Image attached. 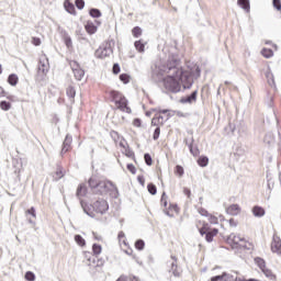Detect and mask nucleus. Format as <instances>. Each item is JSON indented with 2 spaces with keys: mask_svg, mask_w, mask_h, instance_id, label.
Returning <instances> with one entry per match:
<instances>
[{
  "mask_svg": "<svg viewBox=\"0 0 281 281\" xmlns=\"http://www.w3.org/2000/svg\"><path fill=\"white\" fill-rule=\"evenodd\" d=\"M134 126H142V120L139 119H135L134 122H133Z\"/></svg>",
  "mask_w": 281,
  "mask_h": 281,
  "instance_id": "obj_56",
  "label": "nucleus"
},
{
  "mask_svg": "<svg viewBox=\"0 0 281 281\" xmlns=\"http://www.w3.org/2000/svg\"><path fill=\"white\" fill-rule=\"evenodd\" d=\"M110 95L115 102L117 109H120V111H122L123 113H131V109L128 108V100L126 99V97L115 90L111 91Z\"/></svg>",
  "mask_w": 281,
  "mask_h": 281,
  "instance_id": "obj_5",
  "label": "nucleus"
},
{
  "mask_svg": "<svg viewBox=\"0 0 281 281\" xmlns=\"http://www.w3.org/2000/svg\"><path fill=\"white\" fill-rule=\"evenodd\" d=\"M86 32H88V34H95V32H98V27L92 22H87Z\"/></svg>",
  "mask_w": 281,
  "mask_h": 281,
  "instance_id": "obj_20",
  "label": "nucleus"
},
{
  "mask_svg": "<svg viewBox=\"0 0 281 281\" xmlns=\"http://www.w3.org/2000/svg\"><path fill=\"white\" fill-rule=\"evenodd\" d=\"M132 34L135 38H139V36L142 35V27L139 26H135L133 30H132Z\"/></svg>",
  "mask_w": 281,
  "mask_h": 281,
  "instance_id": "obj_32",
  "label": "nucleus"
},
{
  "mask_svg": "<svg viewBox=\"0 0 281 281\" xmlns=\"http://www.w3.org/2000/svg\"><path fill=\"white\" fill-rule=\"evenodd\" d=\"M89 14L92 16V19H100V16H102L100 9H90Z\"/></svg>",
  "mask_w": 281,
  "mask_h": 281,
  "instance_id": "obj_27",
  "label": "nucleus"
},
{
  "mask_svg": "<svg viewBox=\"0 0 281 281\" xmlns=\"http://www.w3.org/2000/svg\"><path fill=\"white\" fill-rule=\"evenodd\" d=\"M271 251L278 254V256L281 255V239L278 235H273L272 237Z\"/></svg>",
  "mask_w": 281,
  "mask_h": 281,
  "instance_id": "obj_9",
  "label": "nucleus"
},
{
  "mask_svg": "<svg viewBox=\"0 0 281 281\" xmlns=\"http://www.w3.org/2000/svg\"><path fill=\"white\" fill-rule=\"evenodd\" d=\"M183 194H186V196H188V198L190 199V194H191L190 189L184 188V189H183Z\"/></svg>",
  "mask_w": 281,
  "mask_h": 281,
  "instance_id": "obj_57",
  "label": "nucleus"
},
{
  "mask_svg": "<svg viewBox=\"0 0 281 281\" xmlns=\"http://www.w3.org/2000/svg\"><path fill=\"white\" fill-rule=\"evenodd\" d=\"M261 54L265 58H271L273 56V50H271L270 48H263L261 50Z\"/></svg>",
  "mask_w": 281,
  "mask_h": 281,
  "instance_id": "obj_31",
  "label": "nucleus"
},
{
  "mask_svg": "<svg viewBox=\"0 0 281 281\" xmlns=\"http://www.w3.org/2000/svg\"><path fill=\"white\" fill-rule=\"evenodd\" d=\"M70 67L76 80H82V78H85V70L80 68V65H78L76 61H71Z\"/></svg>",
  "mask_w": 281,
  "mask_h": 281,
  "instance_id": "obj_8",
  "label": "nucleus"
},
{
  "mask_svg": "<svg viewBox=\"0 0 281 281\" xmlns=\"http://www.w3.org/2000/svg\"><path fill=\"white\" fill-rule=\"evenodd\" d=\"M255 263L257 265V267H259L260 271L267 268V262L260 257L255 258Z\"/></svg>",
  "mask_w": 281,
  "mask_h": 281,
  "instance_id": "obj_21",
  "label": "nucleus"
},
{
  "mask_svg": "<svg viewBox=\"0 0 281 281\" xmlns=\"http://www.w3.org/2000/svg\"><path fill=\"white\" fill-rule=\"evenodd\" d=\"M147 190H148L149 194H153V195L157 194V187L153 183H149L147 186Z\"/></svg>",
  "mask_w": 281,
  "mask_h": 281,
  "instance_id": "obj_34",
  "label": "nucleus"
},
{
  "mask_svg": "<svg viewBox=\"0 0 281 281\" xmlns=\"http://www.w3.org/2000/svg\"><path fill=\"white\" fill-rule=\"evenodd\" d=\"M130 281H139V279L135 276H130Z\"/></svg>",
  "mask_w": 281,
  "mask_h": 281,
  "instance_id": "obj_59",
  "label": "nucleus"
},
{
  "mask_svg": "<svg viewBox=\"0 0 281 281\" xmlns=\"http://www.w3.org/2000/svg\"><path fill=\"white\" fill-rule=\"evenodd\" d=\"M159 135H161V128L157 126L154 131L153 139L157 142V139H159Z\"/></svg>",
  "mask_w": 281,
  "mask_h": 281,
  "instance_id": "obj_35",
  "label": "nucleus"
},
{
  "mask_svg": "<svg viewBox=\"0 0 281 281\" xmlns=\"http://www.w3.org/2000/svg\"><path fill=\"white\" fill-rule=\"evenodd\" d=\"M227 243L231 245L232 249H234L235 254H243V251L254 249V245L251 243L247 241L245 237L234 233L227 237Z\"/></svg>",
  "mask_w": 281,
  "mask_h": 281,
  "instance_id": "obj_4",
  "label": "nucleus"
},
{
  "mask_svg": "<svg viewBox=\"0 0 281 281\" xmlns=\"http://www.w3.org/2000/svg\"><path fill=\"white\" fill-rule=\"evenodd\" d=\"M64 41H65L66 47L68 48L71 47L72 43H71V37L69 35H66Z\"/></svg>",
  "mask_w": 281,
  "mask_h": 281,
  "instance_id": "obj_46",
  "label": "nucleus"
},
{
  "mask_svg": "<svg viewBox=\"0 0 281 281\" xmlns=\"http://www.w3.org/2000/svg\"><path fill=\"white\" fill-rule=\"evenodd\" d=\"M205 240L206 243H212V240H214V236L207 232L205 235Z\"/></svg>",
  "mask_w": 281,
  "mask_h": 281,
  "instance_id": "obj_51",
  "label": "nucleus"
},
{
  "mask_svg": "<svg viewBox=\"0 0 281 281\" xmlns=\"http://www.w3.org/2000/svg\"><path fill=\"white\" fill-rule=\"evenodd\" d=\"M127 170H130V172H132V175H135V172H137V169L135 168V165H133V164L127 165Z\"/></svg>",
  "mask_w": 281,
  "mask_h": 281,
  "instance_id": "obj_48",
  "label": "nucleus"
},
{
  "mask_svg": "<svg viewBox=\"0 0 281 281\" xmlns=\"http://www.w3.org/2000/svg\"><path fill=\"white\" fill-rule=\"evenodd\" d=\"M159 124L164 125V121H159V117L154 116L151 119V126H159Z\"/></svg>",
  "mask_w": 281,
  "mask_h": 281,
  "instance_id": "obj_40",
  "label": "nucleus"
},
{
  "mask_svg": "<svg viewBox=\"0 0 281 281\" xmlns=\"http://www.w3.org/2000/svg\"><path fill=\"white\" fill-rule=\"evenodd\" d=\"M75 241L77 245H79V247H85V245H87V241L80 235L75 236Z\"/></svg>",
  "mask_w": 281,
  "mask_h": 281,
  "instance_id": "obj_28",
  "label": "nucleus"
},
{
  "mask_svg": "<svg viewBox=\"0 0 281 281\" xmlns=\"http://www.w3.org/2000/svg\"><path fill=\"white\" fill-rule=\"evenodd\" d=\"M169 269V273H172L175 278H179L181 276V270L179 269V266H177V258L171 256V260L167 262Z\"/></svg>",
  "mask_w": 281,
  "mask_h": 281,
  "instance_id": "obj_6",
  "label": "nucleus"
},
{
  "mask_svg": "<svg viewBox=\"0 0 281 281\" xmlns=\"http://www.w3.org/2000/svg\"><path fill=\"white\" fill-rule=\"evenodd\" d=\"M135 247H136V249H138L139 251H142V249H144V247H145L144 240H142V239L136 240Z\"/></svg>",
  "mask_w": 281,
  "mask_h": 281,
  "instance_id": "obj_37",
  "label": "nucleus"
},
{
  "mask_svg": "<svg viewBox=\"0 0 281 281\" xmlns=\"http://www.w3.org/2000/svg\"><path fill=\"white\" fill-rule=\"evenodd\" d=\"M198 164L201 166V168H205L207 164H210V158L202 156L198 159Z\"/></svg>",
  "mask_w": 281,
  "mask_h": 281,
  "instance_id": "obj_26",
  "label": "nucleus"
},
{
  "mask_svg": "<svg viewBox=\"0 0 281 281\" xmlns=\"http://www.w3.org/2000/svg\"><path fill=\"white\" fill-rule=\"evenodd\" d=\"M263 142H265V144H267L268 146H273V145L276 144V136L273 135V133L268 132V133L265 135Z\"/></svg>",
  "mask_w": 281,
  "mask_h": 281,
  "instance_id": "obj_14",
  "label": "nucleus"
},
{
  "mask_svg": "<svg viewBox=\"0 0 281 281\" xmlns=\"http://www.w3.org/2000/svg\"><path fill=\"white\" fill-rule=\"evenodd\" d=\"M137 181H138V183H140V186H144V183H146V180L144 179V176H138Z\"/></svg>",
  "mask_w": 281,
  "mask_h": 281,
  "instance_id": "obj_53",
  "label": "nucleus"
},
{
  "mask_svg": "<svg viewBox=\"0 0 281 281\" xmlns=\"http://www.w3.org/2000/svg\"><path fill=\"white\" fill-rule=\"evenodd\" d=\"M237 4L239 5V8H243L247 13H249L251 10L249 0H237Z\"/></svg>",
  "mask_w": 281,
  "mask_h": 281,
  "instance_id": "obj_15",
  "label": "nucleus"
},
{
  "mask_svg": "<svg viewBox=\"0 0 281 281\" xmlns=\"http://www.w3.org/2000/svg\"><path fill=\"white\" fill-rule=\"evenodd\" d=\"M231 227H237L238 223L234 221V218H231L228 221Z\"/></svg>",
  "mask_w": 281,
  "mask_h": 281,
  "instance_id": "obj_54",
  "label": "nucleus"
},
{
  "mask_svg": "<svg viewBox=\"0 0 281 281\" xmlns=\"http://www.w3.org/2000/svg\"><path fill=\"white\" fill-rule=\"evenodd\" d=\"M66 10L69 14H75L76 13V7H74V4L66 5Z\"/></svg>",
  "mask_w": 281,
  "mask_h": 281,
  "instance_id": "obj_42",
  "label": "nucleus"
},
{
  "mask_svg": "<svg viewBox=\"0 0 281 281\" xmlns=\"http://www.w3.org/2000/svg\"><path fill=\"white\" fill-rule=\"evenodd\" d=\"M71 142H74V138L71 137V135L67 134L63 144L61 155H65V153L70 150Z\"/></svg>",
  "mask_w": 281,
  "mask_h": 281,
  "instance_id": "obj_12",
  "label": "nucleus"
},
{
  "mask_svg": "<svg viewBox=\"0 0 281 281\" xmlns=\"http://www.w3.org/2000/svg\"><path fill=\"white\" fill-rule=\"evenodd\" d=\"M32 44L35 45V47H38L41 45V38L32 37Z\"/></svg>",
  "mask_w": 281,
  "mask_h": 281,
  "instance_id": "obj_49",
  "label": "nucleus"
},
{
  "mask_svg": "<svg viewBox=\"0 0 281 281\" xmlns=\"http://www.w3.org/2000/svg\"><path fill=\"white\" fill-rule=\"evenodd\" d=\"M261 271L266 276V278H269V280H276V274H273V271H271V269L266 267V269Z\"/></svg>",
  "mask_w": 281,
  "mask_h": 281,
  "instance_id": "obj_25",
  "label": "nucleus"
},
{
  "mask_svg": "<svg viewBox=\"0 0 281 281\" xmlns=\"http://www.w3.org/2000/svg\"><path fill=\"white\" fill-rule=\"evenodd\" d=\"M76 5L78 10H83L85 9V0H76Z\"/></svg>",
  "mask_w": 281,
  "mask_h": 281,
  "instance_id": "obj_45",
  "label": "nucleus"
},
{
  "mask_svg": "<svg viewBox=\"0 0 281 281\" xmlns=\"http://www.w3.org/2000/svg\"><path fill=\"white\" fill-rule=\"evenodd\" d=\"M124 237H125L124 232H120V233H119V240H122V238H124Z\"/></svg>",
  "mask_w": 281,
  "mask_h": 281,
  "instance_id": "obj_60",
  "label": "nucleus"
},
{
  "mask_svg": "<svg viewBox=\"0 0 281 281\" xmlns=\"http://www.w3.org/2000/svg\"><path fill=\"white\" fill-rule=\"evenodd\" d=\"M268 83H269L271 87H273V85H276V81H273V79H271V80H268Z\"/></svg>",
  "mask_w": 281,
  "mask_h": 281,
  "instance_id": "obj_63",
  "label": "nucleus"
},
{
  "mask_svg": "<svg viewBox=\"0 0 281 281\" xmlns=\"http://www.w3.org/2000/svg\"><path fill=\"white\" fill-rule=\"evenodd\" d=\"M26 214H31V216H33V218H36V209H34V206H32L31 209H29L26 211Z\"/></svg>",
  "mask_w": 281,
  "mask_h": 281,
  "instance_id": "obj_47",
  "label": "nucleus"
},
{
  "mask_svg": "<svg viewBox=\"0 0 281 281\" xmlns=\"http://www.w3.org/2000/svg\"><path fill=\"white\" fill-rule=\"evenodd\" d=\"M134 47L135 49H137V52H139V54H144L146 44L142 40H139L134 43Z\"/></svg>",
  "mask_w": 281,
  "mask_h": 281,
  "instance_id": "obj_17",
  "label": "nucleus"
},
{
  "mask_svg": "<svg viewBox=\"0 0 281 281\" xmlns=\"http://www.w3.org/2000/svg\"><path fill=\"white\" fill-rule=\"evenodd\" d=\"M38 74H43V76H46L47 71H49V61L47 58L42 57L38 63L37 67Z\"/></svg>",
  "mask_w": 281,
  "mask_h": 281,
  "instance_id": "obj_10",
  "label": "nucleus"
},
{
  "mask_svg": "<svg viewBox=\"0 0 281 281\" xmlns=\"http://www.w3.org/2000/svg\"><path fill=\"white\" fill-rule=\"evenodd\" d=\"M113 74L117 75L120 74V64H114L112 68Z\"/></svg>",
  "mask_w": 281,
  "mask_h": 281,
  "instance_id": "obj_50",
  "label": "nucleus"
},
{
  "mask_svg": "<svg viewBox=\"0 0 281 281\" xmlns=\"http://www.w3.org/2000/svg\"><path fill=\"white\" fill-rule=\"evenodd\" d=\"M12 108V104L8 101H1L0 102V109H2V111H10V109Z\"/></svg>",
  "mask_w": 281,
  "mask_h": 281,
  "instance_id": "obj_29",
  "label": "nucleus"
},
{
  "mask_svg": "<svg viewBox=\"0 0 281 281\" xmlns=\"http://www.w3.org/2000/svg\"><path fill=\"white\" fill-rule=\"evenodd\" d=\"M25 280H27V281H34V280H36V276L34 274V272L27 271V272L25 273Z\"/></svg>",
  "mask_w": 281,
  "mask_h": 281,
  "instance_id": "obj_36",
  "label": "nucleus"
},
{
  "mask_svg": "<svg viewBox=\"0 0 281 281\" xmlns=\"http://www.w3.org/2000/svg\"><path fill=\"white\" fill-rule=\"evenodd\" d=\"M226 213L231 216H238L240 214V206L238 204H232L226 209Z\"/></svg>",
  "mask_w": 281,
  "mask_h": 281,
  "instance_id": "obj_13",
  "label": "nucleus"
},
{
  "mask_svg": "<svg viewBox=\"0 0 281 281\" xmlns=\"http://www.w3.org/2000/svg\"><path fill=\"white\" fill-rule=\"evenodd\" d=\"M76 195L78 196V199H80L81 196H87V187L85 184H79Z\"/></svg>",
  "mask_w": 281,
  "mask_h": 281,
  "instance_id": "obj_18",
  "label": "nucleus"
},
{
  "mask_svg": "<svg viewBox=\"0 0 281 281\" xmlns=\"http://www.w3.org/2000/svg\"><path fill=\"white\" fill-rule=\"evenodd\" d=\"M201 236H206L207 232L203 231V228L200 229Z\"/></svg>",
  "mask_w": 281,
  "mask_h": 281,
  "instance_id": "obj_62",
  "label": "nucleus"
},
{
  "mask_svg": "<svg viewBox=\"0 0 281 281\" xmlns=\"http://www.w3.org/2000/svg\"><path fill=\"white\" fill-rule=\"evenodd\" d=\"M120 80L121 82H124V85H128L131 82V77L126 74L120 75Z\"/></svg>",
  "mask_w": 281,
  "mask_h": 281,
  "instance_id": "obj_33",
  "label": "nucleus"
},
{
  "mask_svg": "<svg viewBox=\"0 0 281 281\" xmlns=\"http://www.w3.org/2000/svg\"><path fill=\"white\" fill-rule=\"evenodd\" d=\"M234 281H244V280L240 279L239 277H236Z\"/></svg>",
  "mask_w": 281,
  "mask_h": 281,
  "instance_id": "obj_64",
  "label": "nucleus"
},
{
  "mask_svg": "<svg viewBox=\"0 0 281 281\" xmlns=\"http://www.w3.org/2000/svg\"><path fill=\"white\" fill-rule=\"evenodd\" d=\"M196 95H199V91L194 90L191 94L182 98L180 102L181 104H194L196 102Z\"/></svg>",
  "mask_w": 281,
  "mask_h": 281,
  "instance_id": "obj_11",
  "label": "nucleus"
},
{
  "mask_svg": "<svg viewBox=\"0 0 281 281\" xmlns=\"http://www.w3.org/2000/svg\"><path fill=\"white\" fill-rule=\"evenodd\" d=\"M177 65H179V58L171 56L169 57L167 66H162V68H160V71L169 74L162 80V85L166 91H169L170 93H179V91H181V85L183 89H190L192 85H194L192 72L188 70L183 71L179 69Z\"/></svg>",
  "mask_w": 281,
  "mask_h": 281,
  "instance_id": "obj_1",
  "label": "nucleus"
},
{
  "mask_svg": "<svg viewBox=\"0 0 281 281\" xmlns=\"http://www.w3.org/2000/svg\"><path fill=\"white\" fill-rule=\"evenodd\" d=\"M92 251L94 256H100V254H102V246L98 244H93Z\"/></svg>",
  "mask_w": 281,
  "mask_h": 281,
  "instance_id": "obj_30",
  "label": "nucleus"
},
{
  "mask_svg": "<svg viewBox=\"0 0 281 281\" xmlns=\"http://www.w3.org/2000/svg\"><path fill=\"white\" fill-rule=\"evenodd\" d=\"M189 150H190L191 155H193L194 157H196V155H199V149L194 148L192 146V143L189 144Z\"/></svg>",
  "mask_w": 281,
  "mask_h": 281,
  "instance_id": "obj_41",
  "label": "nucleus"
},
{
  "mask_svg": "<svg viewBox=\"0 0 281 281\" xmlns=\"http://www.w3.org/2000/svg\"><path fill=\"white\" fill-rule=\"evenodd\" d=\"M209 221L212 225H218V217L210 215Z\"/></svg>",
  "mask_w": 281,
  "mask_h": 281,
  "instance_id": "obj_43",
  "label": "nucleus"
},
{
  "mask_svg": "<svg viewBox=\"0 0 281 281\" xmlns=\"http://www.w3.org/2000/svg\"><path fill=\"white\" fill-rule=\"evenodd\" d=\"M88 183L94 194H109L112 190L117 194V187L110 180L90 178Z\"/></svg>",
  "mask_w": 281,
  "mask_h": 281,
  "instance_id": "obj_3",
  "label": "nucleus"
},
{
  "mask_svg": "<svg viewBox=\"0 0 281 281\" xmlns=\"http://www.w3.org/2000/svg\"><path fill=\"white\" fill-rule=\"evenodd\" d=\"M272 5L276 8V10H281V1L280 0H272Z\"/></svg>",
  "mask_w": 281,
  "mask_h": 281,
  "instance_id": "obj_44",
  "label": "nucleus"
},
{
  "mask_svg": "<svg viewBox=\"0 0 281 281\" xmlns=\"http://www.w3.org/2000/svg\"><path fill=\"white\" fill-rule=\"evenodd\" d=\"M199 214H201V216H207V210H205V209H200V210H199Z\"/></svg>",
  "mask_w": 281,
  "mask_h": 281,
  "instance_id": "obj_55",
  "label": "nucleus"
},
{
  "mask_svg": "<svg viewBox=\"0 0 281 281\" xmlns=\"http://www.w3.org/2000/svg\"><path fill=\"white\" fill-rule=\"evenodd\" d=\"M237 277H238V274H236V273L232 274V273L224 272L222 274V278H223L222 281H234L235 278H237Z\"/></svg>",
  "mask_w": 281,
  "mask_h": 281,
  "instance_id": "obj_23",
  "label": "nucleus"
},
{
  "mask_svg": "<svg viewBox=\"0 0 281 281\" xmlns=\"http://www.w3.org/2000/svg\"><path fill=\"white\" fill-rule=\"evenodd\" d=\"M111 54H113V49H111V47L109 46H100L95 52H94V56L95 58H108V56H111Z\"/></svg>",
  "mask_w": 281,
  "mask_h": 281,
  "instance_id": "obj_7",
  "label": "nucleus"
},
{
  "mask_svg": "<svg viewBox=\"0 0 281 281\" xmlns=\"http://www.w3.org/2000/svg\"><path fill=\"white\" fill-rule=\"evenodd\" d=\"M66 93L68 95V98L74 101V99L76 98V88L69 86L66 90Z\"/></svg>",
  "mask_w": 281,
  "mask_h": 281,
  "instance_id": "obj_24",
  "label": "nucleus"
},
{
  "mask_svg": "<svg viewBox=\"0 0 281 281\" xmlns=\"http://www.w3.org/2000/svg\"><path fill=\"white\" fill-rule=\"evenodd\" d=\"M125 153H126L127 157H132L133 156V151H131L130 149H126Z\"/></svg>",
  "mask_w": 281,
  "mask_h": 281,
  "instance_id": "obj_61",
  "label": "nucleus"
},
{
  "mask_svg": "<svg viewBox=\"0 0 281 281\" xmlns=\"http://www.w3.org/2000/svg\"><path fill=\"white\" fill-rule=\"evenodd\" d=\"M144 159L147 166H153V157H150V154H145Z\"/></svg>",
  "mask_w": 281,
  "mask_h": 281,
  "instance_id": "obj_38",
  "label": "nucleus"
},
{
  "mask_svg": "<svg viewBox=\"0 0 281 281\" xmlns=\"http://www.w3.org/2000/svg\"><path fill=\"white\" fill-rule=\"evenodd\" d=\"M65 177V172L63 171V168H57L56 172L53 176V179L55 181H59V179H63Z\"/></svg>",
  "mask_w": 281,
  "mask_h": 281,
  "instance_id": "obj_22",
  "label": "nucleus"
},
{
  "mask_svg": "<svg viewBox=\"0 0 281 281\" xmlns=\"http://www.w3.org/2000/svg\"><path fill=\"white\" fill-rule=\"evenodd\" d=\"M252 214L257 218H262V216H265V210L262 209V206H254Z\"/></svg>",
  "mask_w": 281,
  "mask_h": 281,
  "instance_id": "obj_16",
  "label": "nucleus"
},
{
  "mask_svg": "<svg viewBox=\"0 0 281 281\" xmlns=\"http://www.w3.org/2000/svg\"><path fill=\"white\" fill-rule=\"evenodd\" d=\"M80 205L85 214L91 218H95V213L93 212H97V214H106V212H109V202H106L104 199L97 200L91 206H89V204H87V202L83 200H80Z\"/></svg>",
  "mask_w": 281,
  "mask_h": 281,
  "instance_id": "obj_2",
  "label": "nucleus"
},
{
  "mask_svg": "<svg viewBox=\"0 0 281 281\" xmlns=\"http://www.w3.org/2000/svg\"><path fill=\"white\" fill-rule=\"evenodd\" d=\"M209 233L214 237V236H216V234H218V231L216 228H213Z\"/></svg>",
  "mask_w": 281,
  "mask_h": 281,
  "instance_id": "obj_58",
  "label": "nucleus"
},
{
  "mask_svg": "<svg viewBox=\"0 0 281 281\" xmlns=\"http://www.w3.org/2000/svg\"><path fill=\"white\" fill-rule=\"evenodd\" d=\"M8 82L11 87H16V85H19V76H16V74L9 75Z\"/></svg>",
  "mask_w": 281,
  "mask_h": 281,
  "instance_id": "obj_19",
  "label": "nucleus"
},
{
  "mask_svg": "<svg viewBox=\"0 0 281 281\" xmlns=\"http://www.w3.org/2000/svg\"><path fill=\"white\" fill-rule=\"evenodd\" d=\"M161 203H162L164 207L168 206V200H166V193L165 192L161 195Z\"/></svg>",
  "mask_w": 281,
  "mask_h": 281,
  "instance_id": "obj_52",
  "label": "nucleus"
},
{
  "mask_svg": "<svg viewBox=\"0 0 281 281\" xmlns=\"http://www.w3.org/2000/svg\"><path fill=\"white\" fill-rule=\"evenodd\" d=\"M184 170L183 167L180 165L176 166V175H178V177H183Z\"/></svg>",
  "mask_w": 281,
  "mask_h": 281,
  "instance_id": "obj_39",
  "label": "nucleus"
}]
</instances>
